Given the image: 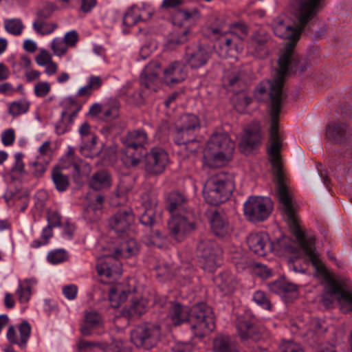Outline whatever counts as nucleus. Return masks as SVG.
<instances>
[{
	"label": "nucleus",
	"instance_id": "nucleus-61",
	"mask_svg": "<svg viewBox=\"0 0 352 352\" xmlns=\"http://www.w3.org/2000/svg\"><path fill=\"white\" fill-rule=\"evenodd\" d=\"M52 60L51 55L45 50H42L36 58V62L39 65H45Z\"/></svg>",
	"mask_w": 352,
	"mask_h": 352
},
{
	"label": "nucleus",
	"instance_id": "nucleus-17",
	"mask_svg": "<svg viewBox=\"0 0 352 352\" xmlns=\"http://www.w3.org/2000/svg\"><path fill=\"white\" fill-rule=\"evenodd\" d=\"M135 217L131 208H123L115 213L109 221L110 228L118 234L128 231L133 224Z\"/></svg>",
	"mask_w": 352,
	"mask_h": 352
},
{
	"label": "nucleus",
	"instance_id": "nucleus-28",
	"mask_svg": "<svg viewBox=\"0 0 352 352\" xmlns=\"http://www.w3.org/2000/svg\"><path fill=\"white\" fill-rule=\"evenodd\" d=\"M214 282L224 295L232 293L236 287L234 276L229 272L220 273L214 278Z\"/></svg>",
	"mask_w": 352,
	"mask_h": 352
},
{
	"label": "nucleus",
	"instance_id": "nucleus-52",
	"mask_svg": "<svg viewBox=\"0 0 352 352\" xmlns=\"http://www.w3.org/2000/svg\"><path fill=\"white\" fill-rule=\"evenodd\" d=\"M253 300L255 302L261 305L263 308L270 310L272 304L270 300L267 298L265 294L262 291H257L254 294Z\"/></svg>",
	"mask_w": 352,
	"mask_h": 352
},
{
	"label": "nucleus",
	"instance_id": "nucleus-33",
	"mask_svg": "<svg viewBox=\"0 0 352 352\" xmlns=\"http://www.w3.org/2000/svg\"><path fill=\"white\" fill-rule=\"evenodd\" d=\"M146 302L144 299L133 300L129 307L122 310L121 316L129 319L139 318L146 311Z\"/></svg>",
	"mask_w": 352,
	"mask_h": 352
},
{
	"label": "nucleus",
	"instance_id": "nucleus-23",
	"mask_svg": "<svg viewBox=\"0 0 352 352\" xmlns=\"http://www.w3.org/2000/svg\"><path fill=\"white\" fill-rule=\"evenodd\" d=\"M161 65L158 61L150 62L144 69L141 76L140 83L142 87L146 89H152L155 83L157 81L158 76L162 72Z\"/></svg>",
	"mask_w": 352,
	"mask_h": 352
},
{
	"label": "nucleus",
	"instance_id": "nucleus-27",
	"mask_svg": "<svg viewBox=\"0 0 352 352\" xmlns=\"http://www.w3.org/2000/svg\"><path fill=\"white\" fill-rule=\"evenodd\" d=\"M145 149H138L136 147L125 146V148L122 150L121 159L126 167H136L140 163L142 156H145Z\"/></svg>",
	"mask_w": 352,
	"mask_h": 352
},
{
	"label": "nucleus",
	"instance_id": "nucleus-38",
	"mask_svg": "<svg viewBox=\"0 0 352 352\" xmlns=\"http://www.w3.org/2000/svg\"><path fill=\"white\" fill-rule=\"evenodd\" d=\"M36 283V280L32 278L25 280L19 285L16 290L18 298L20 302L25 303L30 300L31 296L32 286Z\"/></svg>",
	"mask_w": 352,
	"mask_h": 352
},
{
	"label": "nucleus",
	"instance_id": "nucleus-21",
	"mask_svg": "<svg viewBox=\"0 0 352 352\" xmlns=\"http://www.w3.org/2000/svg\"><path fill=\"white\" fill-rule=\"evenodd\" d=\"M210 223L212 232L218 237L223 238L232 231L228 217L223 210H214L211 211Z\"/></svg>",
	"mask_w": 352,
	"mask_h": 352
},
{
	"label": "nucleus",
	"instance_id": "nucleus-35",
	"mask_svg": "<svg viewBox=\"0 0 352 352\" xmlns=\"http://www.w3.org/2000/svg\"><path fill=\"white\" fill-rule=\"evenodd\" d=\"M52 179L58 192L65 191L69 186V178L63 173L60 167H54L52 171Z\"/></svg>",
	"mask_w": 352,
	"mask_h": 352
},
{
	"label": "nucleus",
	"instance_id": "nucleus-64",
	"mask_svg": "<svg viewBox=\"0 0 352 352\" xmlns=\"http://www.w3.org/2000/svg\"><path fill=\"white\" fill-rule=\"evenodd\" d=\"M48 225L56 227L60 224V216L56 212H49L47 214Z\"/></svg>",
	"mask_w": 352,
	"mask_h": 352
},
{
	"label": "nucleus",
	"instance_id": "nucleus-42",
	"mask_svg": "<svg viewBox=\"0 0 352 352\" xmlns=\"http://www.w3.org/2000/svg\"><path fill=\"white\" fill-rule=\"evenodd\" d=\"M4 28L9 34L19 36L21 34L24 25L21 19H11L4 21Z\"/></svg>",
	"mask_w": 352,
	"mask_h": 352
},
{
	"label": "nucleus",
	"instance_id": "nucleus-2",
	"mask_svg": "<svg viewBox=\"0 0 352 352\" xmlns=\"http://www.w3.org/2000/svg\"><path fill=\"white\" fill-rule=\"evenodd\" d=\"M278 200L286 216V221L291 232L295 236L300 246L309 258L317 274L325 282L326 295L323 296L322 302L327 308H331L333 301L330 297L336 296L338 301L342 304L344 313L352 312V284L347 279L336 280L331 278L327 269L315 251L316 238L307 236L300 229L299 219L293 206L292 197L287 187L276 188Z\"/></svg>",
	"mask_w": 352,
	"mask_h": 352
},
{
	"label": "nucleus",
	"instance_id": "nucleus-4",
	"mask_svg": "<svg viewBox=\"0 0 352 352\" xmlns=\"http://www.w3.org/2000/svg\"><path fill=\"white\" fill-rule=\"evenodd\" d=\"M170 318L175 326L189 321L196 337L202 338L215 329V316L212 309L204 302L195 305L191 309L175 303L170 311Z\"/></svg>",
	"mask_w": 352,
	"mask_h": 352
},
{
	"label": "nucleus",
	"instance_id": "nucleus-51",
	"mask_svg": "<svg viewBox=\"0 0 352 352\" xmlns=\"http://www.w3.org/2000/svg\"><path fill=\"white\" fill-rule=\"evenodd\" d=\"M127 201L126 191L124 188L119 187L115 195L111 197V204L113 206H118L124 204Z\"/></svg>",
	"mask_w": 352,
	"mask_h": 352
},
{
	"label": "nucleus",
	"instance_id": "nucleus-26",
	"mask_svg": "<svg viewBox=\"0 0 352 352\" xmlns=\"http://www.w3.org/2000/svg\"><path fill=\"white\" fill-rule=\"evenodd\" d=\"M124 146L136 147L138 149H145L144 145L148 142V135L143 129H137L128 132L122 138Z\"/></svg>",
	"mask_w": 352,
	"mask_h": 352
},
{
	"label": "nucleus",
	"instance_id": "nucleus-34",
	"mask_svg": "<svg viewBox=\"0 0 352 352\" xmlns=\"http://www.w3.org/2000/svg\"><path fill=\"white\" fill-rule=\"evenodd\" d=\"M213 350L214 352H234L235 346L230 336L219 335L213 341Z\"/></svg>",
	"mask_w": 352,
	"mask_h": 352
},
{
	"label": "nucleus",
	"instance_id": "nucleus-20",
	"mask_svg": "<svg viewBox=\"0 0 352 352\" xmlns=\"http://www.w3.org/2000/svg\"><path fill=\"white\" fill-rule=\"evenodd\" d=\"M326 136L334 143L342 144L351 138V130L343 122H332L327 126Z\"/></svg>",
	"mask_w": 352,
	"mask_h": 352
},
{
	"label": "nucleus",
	"instance_id": "nucleus-50",
	"mask_svg": "<svg viewBox=\"0 0 352 352\" xmlns=\"http://www.w3.org/2000/svg\"><path fill=\"white\" fill-rule=\"evenodd\" d=\"M67 259V252L63 250L52 251L47 255V260L52 264H58L65 261Z\"/></svg>",
	"mask_w": 352,
	"mask_h": 352
},
{
	"label": "nucleus",
	"instance_id": "nucleus-43",
	"mask_svg": "<svg viewBox=\"0 0 352 352\" xmlns=\"http://www.w3.org/2000/svg\"><path fill=\"white\" fill-rule=\"evenodd\" d=\"M30 104V102L25 100L12 102L9 104V113L13 117L25 113L29 110Z\"/></svg>",
	"mask_w": 352,
	"mask_h": 352
},
{
	"label": "nucleus",
	"instance_id": "nucleus-16",
	"mask_svg": "<svg viewBox=\"0 0 352 352\" xmlns=\"http://www.w3.org/2000/svg\"><path fill=\"white\" fill-rule=\"evenodd\" d=\"M210 58L208 49L200 44H192L186 47L184 60L192 69L206 65Z\"/></svg>",
	"mask_w": 352,
	"mask_h": 352
},
{
	"label": "nucleus",
	"instance_id": "nucleus-54",
	"mask_svg": "<svg viewBox=\"0 0 352 352\" xmlns=\"http://www.w3.org/2000/svg\"><path fill=\"white\" fill-rule=\"evenodd\" d=\"M235 96L233 98L234 102H237L239 105L243 107L248 106L251 102V98L243 90H238V92H234Z\"/></svg>",
	"mask_w": 352,
	"mask_h": 352
},
{
	"label": "nucleus",
	"instance_id": "nucleus-32",
	"mask_svg": "<svg viewBox=\"0 0 352 352\" xmlns=\"http://www.w3.org/2000/svg\"><path fill=\"white\" fill-rule=\"evenodd\" d=\"M89 185L96 190L108 188L111 186V176L105 170L98 171L93 175Z\"/></svg>",
	"mask_w": 352,
	"mask_h": 352
},
{
	"label": "nucleus",
	"instance_id": "nucleus-5",
	"mask_svg": "<svg viewBox=\"0 0 352 352\" xmlns=\"http://www.w3.org/2000/svg\"><path fill=\"white\" fill-rule=\"evenodd\" d=\"M140 251V245L133 239H129L122 243L114 250V255H107L98 259L96 270L99 276L108 278H115L120 274V263L118 258H129L135 256Z\"/></svg>",
	"mask_w": 352,
	"mask_h": 352
},
{
	"label": "nucleus",
	"instance_id": "nucleus-57",
	"mask_svg": "<svg viewBox=\"0 0 352 352\" xmlns=\"http://www.w3.org/2000/svg\"><path fill=\"white\" fill-rule=\"evenodd\" d=\"M65 158L68 160L69 164H72L77 174H80V166L75 158L74 149L69 147Z\"/></svg>",
	"mask_w": 352,
	"mask_h": 352
},
{
	"label": "nucleus",
	"instance_id": "nucleus-22",
	"mask_svg": "<svg viewBox=\"0 0 352 352\" xmlns=\"http://www.w3.org/2000/svg\"><path fill=\"white\" fill-rule=\"evenodd\" d=\"M164 80L168 85L178 84L186 79L188 75L185 63L173 61L164 69Z\"/></svg>",
	"mask_w": 352,
	"mask_h": 352
},
{
	"label": "nucleus",
	"instance_id": "nucleus-30",
	"mask_svg": "<svg viewBox=\"0 0 352 352\" xmlns=\"http://www.w3.org/2000/svg\"><path fill=\"white\" fill-rule=\"evenodd\" d=\"M102 324V316L96 311H91L86 313L85 323L80 328V332L84 336H89L93 333L94 329Z\"/></svg>",
	"mask_w": 352,
	"mask_h": 352
},
{
	"label": "nucleus",
	"instance_id": "nucleus-11",
	"mask_svg": "<svg viewBox=\"0 0 352 352\" xmlns=\"http://www.w3.org/2000/svg\"><path fill=\"white\" fill-rule=\"evenodd\" d=\"M158 325L145 323L137 326L131 332V340L138 347L150 349L157 344L160 338Z\"/></svg>",
	"mask_w": 352,
	"mask_h": 352
},
{
	"label": "nucleus",
	"instance_id": "nucleus-10",
	"mask_svg": "<svg viewBox=\"0 0 352 352\" xmlns=\"http://www.w3.org/2000/svg\"><path fill=\"white\" fill-rule=\"evenodd\" d=\"M199 261L201 267L213 272L221 260V250L212 239L203 237L197 245Z\"/></svg>",
	"mask_w": 352,
	"mask_h": 352
},
{
	"label": "nucleus",
	"instance_id": "nucleus-53",
	"mask_svg": "<svg viewBox=\"0 0 352 352\" xmlns=\"http://www.w3.org/2000/svg\"><path fill=\"white\" fill-rule=\"evenodd\" d=\"M51 47L54 54L58 56H63L67 51V44L64 41L58 38L52 41Z\"/></svg>",
	"mask_w": 352,
	"mask_h": 352
},
{
	"label": "nucleus",
	"instance_id": "nucleus-40",
	"mask_svg": "<svg viewBox=\"0 0 352 352\" xmlns=\"http://www.w3.org/2000/svg\"><path fill=\"white\" fill-rule=\"evenodd\" d=\"M122 94L126 96V101L132 104H141L144 102V97L142 91H134L131 87H126L122 89Z\"/></svg>",
	"mask_w": 352,
	"mask_h": 352
},
{
	"label": "nucleus",
	"instance_id": "nucleus-18",
	"mask_svg": "<svg viewBox=\"0 0 352 352\" xmlns=\"http://www.w3.org/2000/svg\"><path fill=\"white\" fill-rule=\"evenodd\" d=\"M236 327L239 336L242 340L251 339L257 341L261 338V330L254 324L250 314L240 316L237 318Z\"/></svg>",
	"mask_w": 352,
	"mask_h": 352
},
{
	"label": "nucleus",
	"instance_id": "nucleus-31",
	"mask_svg": "<svg viewBox=\"0 0 352 352\" xmlns=\"http://www.w3.org/2000/svg\"><path fill=\"white\" fill-rule=\"evenodd\" d=\"M157 205V201L155 198H152L149 202H145V210L140 217V222L143 226L151 228V227L155 223Z\"/></svg>",
	"mask_w": 352,
	"mask_h": 352
},
{
	"label": "nucleus",
	"instance_id": "nucleus-1",
	"mask_svg": "<svg viewBox=\"0 0 352 352\" xmlns=\"http://www.w3.org/2000/svg\"><path fill=\"white\" fill-rule=\"evenodd\" d=\"M294 47V45H286L278 58V68L276 69V76L270 82L271 125L267 154L269 161L272 165L273 179L276 183V188L281 186L287 187L280 155L283 139L278 131V118L283 98V88L284 82L287 75L301 74L309 67L307 60L296 54Z\"/></svg>",
	"mask_w": 352,
	"mask_h": 352
},
{
	"label": "nucleus",
	"instance_id": "nucleus-7",
	"mask_svg": "<svg viewBox=\"0 0 352 352\" xmlns=\"http://www.w3.org/2000/svg\"><path fill=\"white\" fill-rule=\"evenodd\" d=\"M234 190L232 177L224 172H219L207 179L203 193L207 203L218 205L227 201Z\"/></svg>",
	"mask_w": 352,
	"mask_h": 352
},
{
	"label": "nucleus",
	"instance_id": "nucleus-41",
	"mask_svg": "<svg viewBox=\"0 0 352 352\" xmlns=\"http://www.w3.org/2000/svg\"><path fill=\"white\" fill-rule=\"evenodd\" d=\"M145 20L140 13L139 8L132 7L124 16L123 23L126 26H133L138 21Z\"/></svg>",
	"mask_w": 352,
	"mask_h": 352
},
{
	"label": "nucleus",
	"instance_id": "nucleus-14",
	"mask_svg": "<svg viewBox=\"0 0 352 352\" xmlns=\"http://www.w3.org/2000/svg\"><path fill=\"white\" fill-rule=\"evenodd\" d=\"M168 155L162 148L155 147L146 152L143 160L144 169L148 174L159 175L164 172L168 163Z\"/></svg>",
	"mask_w": 352,
	"mask_h": 352
},
{
	"label": "nucleus",
	"instance_id": "nucleus-24",
	"mask_svg": "<svg viewBox=\"0 0 352 352\" xmlns=\"http://www.w3.org/2000/svg\"><path fill=\"white\" fill-rule=\"evenodd\" d=\"M244 77V72L238 69L226 71L223 85L230 91L238 92V90H243L245 87Z\"/></svg>",
	"mask_w": 352,
	"mask_h": 352
},
{
	"label": "nucleus",
	"instance_id": "nucleus-46",
	"mask_svg": "<svg viewBox=\"0 0 352 352\" xmlns=\"http://www.w3.org/2000/svg\"><path fill=\"white\" fill-rule=\"evenodd\" d=\"M19 331L20 333L19 346L23 348L26 345L30 336L31 326L28 321H23L19 326Z\"/></svg>",
	"mask_w": 352,
	"mask_h": 352
},
{
	"label": "nucleus",
	"instance_id": "nucleus-9",
	"mask_svg": "<svg viewBox=\"0 0 352 352\" xmlns=\"http://www.w3.org/2000/svg\"><path fill=\"white\" fill-rule=\"evenodd\" d=\"M225 22L216 19L214 23L207 27V35L219 40V48L223 57L233 56L241 50L242 38L234 32L224 30Z\"/></svg>",
	"mask_w": 352,
	"mask_h": 352
},
{
	"label": "nucleus",
	"instance_id": "nucleus-36",
	"mask_svg": "<svg viewBox=\"0 0 352 352\" xmlns=\"http://www.w3.org/2000/svg\"><path fill=\"white\" fill-rule=\"evenodd\" d=\"M261 134L258 130H246L242 138L241 146L250 151L261 143Z\"/></svg>",
	"mask_w": 352,
	"mask_h": 352
},
{
	"label": "nucleus",
	"instance_id": "nucleus-39",
	"mask_svg": "<svg viewBox=\"0 0 352 352\" xmlns=\"http://www.w3.org/2000/svg\"><path fill=\"white\" fill-rule=\"evenodd\" d=\"M58 27L57 23L47 22L46 20L36 19L33 23L35 32L42 36L52 33Z\"/></svg>",
	"mask_w": 352,
	"mask_h": 352
},
{
	"label": "nucleus",
	"instance_id": "nucleus-58",
	"mask_svg": "<svg viewBox=\"0 0 352 352\" xmlns=\"http://www.w3.org/2000/svg\"><path fill=\"white\" fill-rule=\"evenodd\" d=\"M15 140L14 131L12 129L6 130L1 136L2 143L5 146H10Z\"/></svg>",
	"mask_w": 352,
	"mask_h": 352
},
{
	"label": "nucleus",
	"instance_id": "nucleus-12",
	"mask_svg": "<svg viewBox=\"0 0 352 352\" xmlns=\"http://www.w3.org/2000/svg\"><path fill=\"white\" fill-rule=\"evenodd\" d=\"M272 210V202L266 197L252 196L244 204V214L253 222L265 220Z\"/></svg>",
	"mask_w": 352,
	"mask_h": 352
},
{
	"label": "nucleus",
	"instance_id": "nucleus-29",
	"mask_svg": "<svg viewBox=\"0 0 352 352\" xmlns=\"http://www.w3.org/2000/svg\"><path fill=\"white\" fill-rule=\"evenodd\" d=\"M104 197L102 194H97L95 201L90 203L84 210V218L88 221H97L102 215V209L104 202Z\"/></svg>",
	"mask_w": 352,
	"mask_h": 352
},
{
	"label": "nucleus",
	"instance_id": "nucleus-55",
	"mask_svg": "<svg viewBox=\"0 0 352 352\" xmlns=\"http://www.w3.org/2000/svg\"><path fill=\"white\" fill-rule=\"evenodd\" d=\"M51 87L47 82H39L34 86V94L37 97H45L50 91Z\"/></svg>",
	"mask_w": 352,
	"mask_h": 352
},
{
	"label": "nucleus",
	"instance_id": "nucleus-60",
	"mask_svg": "<svg viewBox=\"0 0 352 352\" xmlns=\"http://www.w3.org/2000/svg\"><path fill=\"white\" fill-rule=\"evenodd\" d=\"M78 41V34L75 30L70 31L65 35L64 41L67 46H75Z\"/></svg>",
	"mask_w": 352,
	"mask_h": 352
},
{
	"label": "nucleus",
	"instance_id": "nucleus-62",
	"mask_svg": "<svg viewBox=\"0 0 352 352\" xmlns=\"http://www.w3.org/2000/svg\"><path fill=\"white\" fill-rule=\"evenodd\" d=\"M103 83L102 79L100 76H91L89 78L87 85L94 91L99 89Z\"/></svg>",
	"mask_w": 352,
	"mask_h": 352
},
{
	"label": "nucleus",
	"instance_id": "nucleus-8",
	"mask_svg": "<svg viewBox=\"0 0 352 352\" xmlns=\"http://www.w3.org/2000/svg\"><path fill=\"white\" fill-rule=\"evenodd\" d=\"M201 128L199 117L193 113H185L176 122L174 129V141L177 144L186 145L190 153L195 152L199 147L196 133Z\"/></svg>",
	"mask_w": 352,
	"mask_h": 352
},
{
	"label": "nucleus",
	"instance_id": "nucleus-13",
	"mask_svg": "<svg viewBox=\"0 0 352 352\" xmlns=\"http://www.w3.org/2000/svg\"><path fill=\"white\" fill-rule=\"evenodd\" d=\"M195 229V222L188 220L186 214L171 216L168 221L170 236L179 242L183 241Z\"/></svg>",
	"mask_w": 352,
	"mask_h": 352
},
{
	"label": "nucleus",
	"instance_id": "nucleus-25",
	"mask_svg": "<svg viewBox=\"0 0 352 352\" xmlns=\"http://www.w3.org/2000/svg\"><path fill=\"white\" fill-rule=\"evenodd\" d=\"M250 249L256 254L264 256L270 252L269 239L263 233H252L247 238Z\"/></svg>",
	"mask_w": 352,
	"mask_h": 352
},
{
	"label": "nucleus",
	"instance_id": "nucleus-19",
	"mask_svg": "<svg viewBox=\"0 0 352 352\" xmlns=\"http://www.w3.org/2000/svg\"><path fill=\"white\" fill-rule=\"evenodd\" d=\"M166 208L171 216L186 214L189 210L186 195L177 190L170 192L166 198Z\"/></svg>",
	"mask_w": 352,
	"mask_h": 352
},
{
	"label": "nucleus",
	"instance_id": "nucleus-49",
	"mask_svg": "<svg viewBox=\"0 0 352 352\" xmlns=\"http://www.w3.org/2000/svg\"><path fill=\"white\" fill-rule=\"evenodd\" d=\"M164 239V236L158 230H151L150 233L147 234L145 236V243L147 245H153L160 246Z\"/></svg>",
	"mask_w": 352,
	"mask_h": 352
},
{
	"label": "nucleus",
	"instance_id": "nucleus-45",
	"mask_svg": "<svg viewBox=\"0 0 352 352\" xmlns=\"http://www.w3.org/2000/svg\"><path fill=\"white\" fill-rule=\"evenodd\" d=\"M120 103L118 100H113L106 104L103 110L104 117L107 120L117 118L119 116Z\"/></svg>",
	"mask_w": 352,
	"mask_h": 352
},
{
	"label": "nucleus",
	"instance_id": "nucleus-3",
	"mask_svg": "<svg viewBox=\"0 0 352 352\" xmlns=\"http://www.w3.org/2000/svg\"><path fill=\"white\" fill-rule=\"evenodd\" d=\"M296 8L294 16L297 24L293 27L286 24L280 17L274 19L272 25L274 34L289 41L287 45H296L300 34L309 33L315 23V18L322 8V4L316 0H296Z\"/></svg>",
	"mask_w": 352,
	"mask_h": 352
},
{
	"label": "nucleus",
	"instance_id": "nucleus-37",
	"mask_svg": "<svg viewBox=\"0 0 352 352\" xmlns=\"http://www.w3.org/2000/svg\"><path fill=\"white\" fill-rule=\"evenodd\" d=\"M293 243L294 242L290 238L283 236L278 239L275 242L270 243V251L294 253L296 248L293 246Z\"/></svg>",
	"mask_w": 352,
	"mask_h": 352
},
{
	"label": "nucleus",
	"instance_id": "nucleus-44",
	"mask_svg": "<svg viewBox=\"0 0 352 352\" xmlns=\"http://www.w3.org/2000/svg\"><path fill=\"white\" fill-rule=\"evenodd\" d=\"M232 262L238 271H243L254 264L253 261L247 256L241 255L239 253L235 254L232 256Z\"/></svg>",
	"mask_w": 352,
	"mask_h": 352
},
{
	"label": "nucleus",
	"instance_id": "nucleus-15",
	"mask_svg": "<svg viewBox=\"0 0 352 352\" xmlns=\"http://www.w3.org/2000/svg\"><path fill=\"white\" fill-rule=\"evenodd\" d=\"M272 43V36L265 30L260 28L251 36L248 50L254 56L265 58L269 53V47Z\"/></svg>",
	"mask_w": 352,
	"mask_h": 352
},
{
	"label": "nucleus",
	"instance_id": "nucleus-48",
	"mask_svg": "<svg viewBox=\"0 0 352 352\" xmlns=\"http://www.w3.org/2000/svg\"><path fill=\"white\" fill-rule=\"evenodd\" d=\"M57 10L56 6L53 3H46L43 8L38 9L36 12V19L47 20Z\"/></svg>",
	"mask_w": 352,
	"mask_h": 352
},
{
	"label": "nucleus",
	"instance_id": "nucleus-59",
	"mask_svg": "<svg viewBox=\"0 0 352 352\" xmlns=\"http://www.w3.org/2000/svg\"><path fill=\"white\" fill-rule=\"evenodd\" d=\"M285 285V280L280 279L270 283L269 287L272 292L278 294H284Z\"/></svg>",
	"mask_w": 352,
	"mask_h": 352
},
{
	"label": "nucleus",
	"instance_id": "nucleus-63",
	"mask_svg": "<svg viewBox=\"0 0 352 352\" xmlns=\"http://www.w3.org/2000/svg\"><path fill=\"white\" fill-rule=\"evenodd\" d=\"M78 289L75 285H67L63 287V292L65 297L69 300H73L76 298Z\"/></svg>",
	"mask_w": 352,
	"mask_h": 352
},
{
	"label": "nucleus",
	"instance_id": "nucleus-6",
	"mask_svg": "<svg viewBox=\"0 0 352 352\" xmlns=\"http://www.w3.org/2000/svg\"><path fill=\"white\" fill-rule=\"evenodd\" d=\"M235 144L227 133H214L208 142L204 155L210 166L220 167L232 160Z\"/></svg>",
	"mask_w": 352,
	"mask_h": 352
},
{
	"label": "nucleus",
	"instance_id": "nucleus-47",
	"mask_svg": "<svg viewBox=\"0 0 352 352\" xmlns=\"http://www.w3.org/2000/svg\"><path fill=\"white\" fill-rule=\"evenodd\" d=\"M79 133L84 141L85 138L90 140V142H85V146H91L96 144V136L91 133L90 125L87 122H84L79 129Z\"/></svg>",
	"mask_w": 352,
	"mask_h": 352
},
{
	"label": "nucleus",
	"instance_id": "nucleus-56",
	"mask_svg": "<svg viewBox=\"0 0 352 352\" xmlns=\"http://www.w3.org/2000/svg\"><path fill=\"white\" fill-rule=\"evenodd\" d=\"M281 352H304L300 344L292 341H287L280 346Z\"/></svg>",
	"mask_w": 352,
	"mask_h": 352
}]
</instances>
